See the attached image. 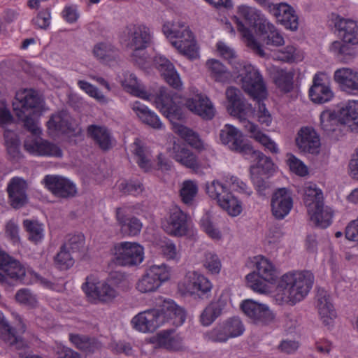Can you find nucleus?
I'll list each match as a JSON object with an SVG mask.
<instances>
[{"mask_svg":"<svg viewBox=\"0 0 358 358\" xmlns=\"http://www.w3.org/2000/svg\"><path fill=\"white\" fill-rule=\"evenodd\" d=\"M255 264V270L245 277L248 286L255 292L268 294L277 282L273 301L278 305L294 306L302 301L313 287L314 275L310 271H289L278 279L279 272L268 259L257 257Z\"/></svg>","mask_w":358,"mask_h":358,"instance_id":"f257e3e1","label":"nucleus"},{"mask_svg":"<svg viewBox=\"0 0 358 358\" xmlns=\"http://www.w3.org/2000/svg\"><path fill=\"white\" fill-rule=\"evenodd\" d=\"M246 75L243 78V90L248 95L258 101L257 120L259 122L268 127L272 122V117L265 104L261 101L267 96L266 85L259 70L252 65L243 66Z\"/></svg>","mask_w":358,"mask_h":358,"instance_id":"f03ea898","label":"nucleus"},{"mask_svg":"<svg viewBox=\"0 0 358 358\" xmlns=\"http://www.w3.org/2000/svg\"><path fill=\"white\" fill-rule=\"evenodd\" d=\"M237 15L234 16V20L236 28L240 32L246 45L251 49L256 55L261 57L265 56L262 46L255 39L251 30L245 26L240 18H243L250 25L257 27L261 25L263 21H267L264 15L254 7L247 5H241L237 7Z\"/></svg>","mask_w":358,"mask_h":358,"instance_id":"7ed1b4c3","label":"nucleus"},{"mask_svg":"<svg viewBox=\"0 0 358 358\" xmlns=\"http://www.w3.org/2000/svg\"><path fill=\"white\" fill-rule=\"evenodd\" d=\"M40 104L41 99L36 92L27 89L17 92L13 102L16 115L23 121L24 127L33 134H36L38 129L32 115Z\"/></svg>","mask_w":358,"mask_h":358,"instance_id":"20e7f679","label":"nucleus"},{"mask_svg":"<svg viewBox=\"0 0 358 358\" xmlns=\"http://www.w3.org/2000/svg\"><path fill=\"white\" fill-rule=\"evenodd\" d=\"M127 47L133 50L131 55L132 60L139 66L145 64L147 54L145 50L150 43L149 29L145 26L129 24L122 33Z\"/></svg>","mask_w":358,"mask_h":358,"instance_id":"39448f33","label":"nucleus"},{"mask_svg":"<svg viewBox=\"0 0 358 358\" xmlns=\"http://www.w3.org/2000/svg\"><path fill=\"white\" fill-rule=\"evenodd\" d=\"M213 282L203 274L188 272L180 287V294L189 295L194 299H208L211 296Z\"/></svg>","mask_w":358,"mask_h":358,"instance_id":"423d86ee","label":"nucleus"},{"mask_svg":"<svg viewBox=\"0 0 358 358\" xmlns=\"http://www.w3.org/2000/svg\"><path fill=\"white\" fill-rule=\"evenodd\" d=\"M170 276V269L164 264L152 265L147 268L145 273L138 280L136 288L141 293L155 292L164 282L167 281Z\"/></svg>","mask_w":358,"mask_h":358,"instance_id":"0eeeda50","label":"nucleus"},{"mask_svg":"<svg viewBox=\"0 0 358 358\" xmlns=\"http://www.w3.org/2000/svg\"><path fill=\"white\" fill-rule=\"evenodd\" d=\"M251 65L245 62H238L234 66V71L231 73L226 66L220 61L215 59H208L206 62V67L210 77L215 82L228 83L236 78L241 77V81L243 85V78L246 75L243 66Z\"/></svg>","mask_w":358,"mask_h":358,"instance_id":"6e6552de","label":"nucleus"},{"mask_svg":"<svg viewBox=\"0 0 358 358\" xmlns=\"http://www.w3.org/2000/svg\"><path fill=\"white\" fill-rule=\"evenodd\" d=\"M114 256L116 265L136 266L143 260V248L136 243L122 242L114 246Z\"/></svg>","mask_w":358,"mask_h":358,"instance_id":"1a4fd4ad","label":"nucleus"},{"mask_svg":"<svg viewBox=\"0 0 358 358\" xmlns=\"http://www.w3.org/2000/svg\"><path fill=\"white\" fill-rule=\"evenodd\" d=\"M25 274L24 266L0 248V283L11 285L13 281L22 280Z\"/></svg>","mask_w":358,"mask_h":358,"instance_id":"9d476101","label":"nucleus"},{"mask_svg":"<svg viewBox=\"0 0 358 358\" xmlns=\"http://www.w3.org/2000/svg\"><path fill=\"white\" fill-rule=\"evenodd\" d=\"M82 287L88 297L102 303L111 301L117 294L113 287L106 282L98 281L93 275L86 278V281Z\"/></svg>","mask_w":358,"mask_h":358,"instance_id":"9b49d317","label":"nucleus"},{"mask_svg":"<svg viewBox=\"0 0 358 358\" xmlns=\"http://www.w3.org/2000/svg\"><path fill=\"white\" fill-rule=\"evenodd\" d=\"M226 97L227 111L230 115L237 117L242 124L245 120L253 117L254 110L252 106L241 98L238 89L233 87H228L226 90Z\"/></svg>","mask_w":358,"mask_h":358,"instance_id":"f8f14e48","label":"nucleus"},{"mask_svg":"<svg viewBox=\"0 0 358 358\" xmlns=\"http://www.w3.org/2000/svg\"><path fill=\"white\" fill-rule=\"evenodd\" d=\"M43 182L45 187L56 197L71 199L77 194L76 185L67 178L57 175H47L44 177Z\"/></svg>","mask_w":358,"mask_h":358,"instance_id":"ddd939ff","label":"nucleus"},{"mask_svg":"<svg viewBox=\"0 0 358 358\" xmlns=\"http://www.w3.org/2000/svg\"><path fill=\"white\" fill-rule=\"evenodd\" d=\"M220 139L222 144L234 152L240 153L243 157L247 154L252 147L250 144L245 142L243 135L235 127L227 124L220 130Z\"/></svg>","mask_w":358,"mask_h":358,"instance_id":"4468645a","label":"nucleus"},{"mask_svg":"<svg viewBox=\"0 0 358 358\" xmlns=\"http://www.w3.org/2000/svg\"><path fill=\"white\" fill-rule=\"evenodd\" d=\"M131 323L138 331L153 332L164 324V316L158 310L150 309L135 315Z\"/></svg>","mask_w":358,"mask_h":358,"instance_id":"2eb2a0df","label":"nucleus"},{"mask_svg":"<svg viewBox=\"0 0 358 358\" xmlns=\"http://www.w3.org/2000/svg\"><path fill=\"white\" fill-rule=\"evenodd\" d=\"M244 314L255 324H266L273 321L275 315L268 306L252 299L244 300L241 304Z\"/></svg>","mask_w":358,"mask_h":358,"instance_id":"dca6fc26","label":"nucleus"},{"mask_svg":"<svg viewBox=\"0 0 358 358\" xmlns=\"http://www.w3.org/2000/svg\"><path fill=\"white\" fill-rule=\"evenodd\" d=\"M28 185L27 181L20 177H13L8 182L6 192L8 202L15 209H20L28 202Z\"/></svg>","mask_w":358,"mask_h":358,"instance_id":"f3484780","label":"nucleus"},{"mask_svg":"<svg viewBox=\"0 0 358 358\" xmlns=\"http://www.w3.org/2000/svg\"><path fill=\"white\" fill-rule=\"evenodd\" d=\"M157 104L169 120L173 131L179 134V97L176 95H162L158 97Z\"/></svg>","mask_w":358,"mask_h":358,"instance_id":"a211bd4d","label":"nucleus"},{"mask_svg":"<svg viewBox=\"0 0 358 358\" xmlns=\"http://www.w3.org/2000/svg\"><path fill=\"white\" fill-rule=\"evenodd\" d=\"M26 327L22 324L17 332L10 327L4 315L0 311V340L17 350L22 349L26 343L20 334L24 333Z\"/></svg>","mask_w":358,"mask_h":358,"instance_id":"6ab92c4d","label":"nucleus"},{"mask_svg":"<svg viewBox=\"0 0 358 358\" xmlns=\"http://www.w3.org/2000/svg\"><path fill=\"white\" fill-rule=\"evenodd\" d=\"M293 206L291 192L286 188L277 189L272 195L271 207L272 215L278 220L287 216Z\"/></svg>","mask_w":358,"mask_h":358,"instance_id":"aec40b11","label":"nucleus"},{"mask_svg":"<svg viewBox=\"0 0 358 358\" xmlns=\"http://www.w3.org/2000/svg\"><path fill=\"white\" fill-rule=\"evenodd\" d=\"M243 157L252 163L250 167V173L259 176L270 173L274 170V164L271 159L259 150H255L252 146Z\"/></svg>","mask_w":358,"mask_h":358,"instance_id":"412c9836","label":"nucleus"},{"mask_svg":"<svg viewBox=\"0 0 358 358\" xmlns=\"http://www.w3.org/2000/svg\"><path fill=\"white\" fill-rule=\"evenodd\" d=\"M24 149L29 153L38 156L61 157L62 151L56 144L41 138H27L24 143Z\"/></svg>","mask_w":358,"mask_h":358,"instance_id":"4be33fe9","label":"nucleus"},{"mask_svg":"<svg viewBox=\"0 0 358 358\" xmlns=\"http://www.w3.org/2000/svg\"><path fill=\"white\" fill-rule=\"evenodd\" d=\"M153 65L165 82L174 89L179 87V74L173 64L162 55L153 57Z\"/></svg>","mask_w":358,"mask_h":358,"instance_id":"5701e85b","label":"nucleus"},{"mask_svg":"<svg viewBox=\"0 0 358 358\" xmlns=\"http://www.w3.org/2000/svg\"><path fill=\"white\" fill-rule=\"evenodd\" d=\"M324 74L316 73L313 80V85L308 92L310 100L315 103H324L330 101L334 97V93L324 80Z\"/></svg>","mask_w":358,"mask_h":358,"instance_id":"b1692460","label":"nucleus"},{"mask_svg":"<svg viewBox=\"0 0 358 358\" xmlns=\"http://www.w3.org/2000/svg\"><path fill=\"white\" fill-rule=\"evenodd\" d=\"M187 108L204 120H211L215 114V109L211 101L202 94H196L194 97L187 100Z\"/></svg>","mask_w":358,"mask_h":358,"instance_id":"393cba45","label":"nucleus"},{"mask_svg":"<svg viewBox=\"0 0 358 358\" xmlns=\"http://www.w3.org/2000/svg\"><path fill=\"white\" fill-rule=\"evenodd\" d=\"M334 79L343 91L350 94L358 92V71L341 68L334 72Z\"/></svg>","mask_w":358,"mask_h":358,"instance_id":"a878e982","label":"nucleus"},{"mask_svg":"<svg viewBox=\"0 0 358 358\" xmlns=\"http://www.w3.org/2000/svg\"><path fill=\"white\" fill-rule=\"evenodd\" d=\"M245 131L250 134V138L259 143L265 151L271 154H278L279 148L277 143L267 134H264L259 127L248 120H245L243 124Z\"/></svg>","mask_w":358,"mask_h":358,"instance_id":"bb28decb","label":"nucleus"},{"mask_svg":"<svg viewBox=\"0 0 358 358\" xmlns=\"http://www.w3.org/2000/svg\"><path fill=\"white\" fill-rule=\"evenodd\" d=\"M296 144L303 152L316 154L319 152L320 141L315 131L310 127L302 128L296 138Z\"/></svg>","mask_w":358,"mask_h":358,"instance_id":"cd10ccee","label":"nucleus"},{"mask_svg":"<svg viewBox=\"0 0 358 358\" xmlns=\"http://www.w3.org/2000/svg\"><path fill=\"white\" fill-rule=\"evenodd\" d=\"M116 219L124 235L135 236L140 234L143 224L138 218L126 214L122 208H118L116 209Z\"/></svg>","mask_w":358,"mask_h":358,"instance_id":"c85d7f7f","label":"nucleus"},{"mask_svg":"<svg viewBox=\"0 0 358 358\" xmlns=\"http://www.w3.org/2000/svg\"><path fill=\"white\" fill-rule=\"evenodd\" d=\"M180 54L189 60L199 58V48L188 27L180 26Z\"/></svg>","mask_w":358,"mask_h":358,"instance_id":"c756f323","label":"nucleus"},{"mask_svg":"<svg viewBox=\"0 0 358 358\" xmlns=\"http://www.w3.org/2000/svg\"><path fill=\"white\" fill-rule=\"evenodd\" d=\"M274 15L277 20L286 29L296 30L298 28V17L294 10L285 3H280L275 6Z\"/></svg>","mask_w":358,"mask_h":358,"instance_id":"7c9ffc66","label":"nucleus"},{"mask_svg":"<svg viewBox=\"0 0 358 358\" xmlns=\"http://www.w3.org/2000/svg\"><path fill=\"white\" fill-rule=\"evenodd\" d=\"M317 308L324 324H331L336 317V310L327 292L323 290L318 292L317 294Z\"/></svg>","mask_w":358,"mask_h":358,"instance_id":"2f4dec72","label":"nucleus"},{"mask_svg":"<svg viewBox=\"0 0 358 358\" xmlns=\"http://www.w3.org/2000/svg\"><path fill=\"white\" fill-rule=\"evenodd\" d=\"M341 124L358 133V101L350 100L340 108Z\"/></svg>","mask_w":358,"mask_h":358,"instance_id":"473e14b6","label":"nucleus"},{"mask_svg":"<svg viewBox=\"0 0 358 358\" xmlns=\"http://www.w3.org/2000/svg\"><path fill=\"white\" fill-rule=\"evenodd\" d=\"M87 132L102 150H108L112 148L113 137L106 127L91 124L87 127Z\"/></svg>","mask_w":358,"mask_h":358,"instance_id":"72a5a7b5","label":"nucleus"},{"mask_svg":"<svg viewBox=\"0 0 358 358\" xmlns=\"http://www.w3.org/2000/svg\"><path fill=\"white\" fill-rule=\"evenodd\" d=\"M132 109L143 123L155 129L163 128V124L159 116L148 106L139 101H136L133 104Z\"/></svg>","mask_w":358,"mask_h":358,"instance_id":"f704fd0d","label":"nucleus"},{"mask_svg":"<svg viewBox=\"0 0 358 358\" xmlns=\"http://www.w3.org/2000/svg\"><path fill=\"white\" fill-rule=\"evenodd\" d=\"M308 213L310 220L321 228H327L332 222L334 212L330 207L324 204L310 208Z\"/></svg>","mask_w":358,"mask_h":358,"instance_id":"c9c22d12","label":"nucleus"},{"mask_svg":"<svg viewBox=\"0 0 358 358\" xmlns=\"http://www.w3.org/2000/svg\"><path fill=\"white\" fill-rule=\"evenodd\" d=\"M69 340L76 348L86 355L92 354L101 347V344L95 338L85 335L70 334Z\"/></svg>","mask_w":358,"mask_h":358,"instance_id":"e433bc0d","label":"nucleus"},{"mask_svg":"<svg viewBox=\"0 0 358 358\" xmlns=\"http://www.w3.org/2000/svg\"><path fill=\"white\" fill-rule=\"evenodd\" d=\"M343 31V41L352 45L358 44V24L351 20L339 19L335 24Z\"/></svg>","mask_w":358,"mask_h":358,"instance_id":"4c0bfd02","label":"nucleus"},{"mask_svg":"<svg viewBox=\"0 0 358 358\" xmlns=\"http://www.w3.org/2000/svg\"><path fill=\"white\" fill-rule=\"evenodd\" d=\"M322 191L317 187L316 185L308 183L303 187V201L307 208V211L314 207L324 204Z\"/></svg>","mask_w":358,"mask_h":358,"instance_id":"58836bf2","label":"nucleus"},{"mask_svg":"<svg viewBox=\"0 0 358 358\" xmlns=\"http://www.w3.org/2000/svg\"><path fill=\"white\" fill-rule=\"evenodd\" d=\"M71 116L66 110L52 115L47 122L48 129L66 133L71 129Z\"/></svg>","mask_w":358,"mask_h":358,"instance_id":"ea45409f","label":"nucleus"},{"mask_svg":"<svg viewBox=\"0 0 358 358\" xmlns=\"http://www.w3.org/2000/svg\"><path fill=\"white\" fill-rule=\"evenodd\" d=\"M339 123L341 124L340 108L337 112L335 110L327 109L320 115V127L327 134L336 131Z\"/></svg>","mask_w":358,"mask_h":358,"instance_id":"a19ab883","label":"nucleus"},{"mask_svg":"<svg viewBox=\"0 0 358 358\" xmlns=\"http://www.w3.org/2000/svg\"><path fill=\"white\" fill-rule=\"evenodd\" d=\"M121 83L124 89L129 93L144 99H149L147 92L142 87L134 73L124 72Z\"/></svg>","mask_w":358,"mask_h":358,"instance_id":"79ce46f5","label":"nucleus"},{"mask_svg":"<svg viewBox=\"0 0 358 358\" xmlns=\"http://www.w3.org/2000/svg\"><path fill=\"white\" fill-rule=\"evenodd\" d=\"M131 152L138 166L145 171H148L151 168L150 155L149 151L141 144L139 139L136 138L132 143Z\"/></svg>","mask_w":358,"mask_h":358,"instance_id":"37998d69","label":"nucleus"},{"mask_svg":"<svg viewBox=\"0 0 358 358\" xmlns=\"http://www.w3.org/2000/svg\"><path fill=\"white\" fill-rule=\"evenodd\" d=\"M94 55L103 63L115 61L119 55L118 50L109 43H99L94 45Z\"/></svg>","mask_w":358,"mask_h":358,"instance_id":"c03bdc74","label":"nucleus"},{"mask_svg":"<svg viewBox=\"0 0 358 358\" xmlns=\"http://www.w3.org/2000/svg\"><path fill=\"white\" fill-rule=\"evenodd\" d=\"M272 76L274 83L281 91L289 92L292 90L294 72L282 69H276L274 70Z\"/></svg>","mask_w":358,"mask_h":358,"instance_id":"a18cd8bd","label":"nucleus"},{"mask_svg":"<svg viewBox=\"0 0 358 358\" xmlns=\"http://www.w3.org/2000/svg\"><path fill=\"white\" fill-rule=\"evenodd\" d=\"M157 344L169 350H177L178 348V334L174 328L163 330L157 334Z\"/></svg>","mask_w":358,"mask_h":358,"instance_id":"49530a36","label":"nucleus"},{"mask_svg":"<svg viewBox=\"0 0 358 358\" xmlns=\"http://www.w3.org/2000/svg\"><path fill=\"white\" fill-rule=\"evenodd\" d=\"M198 191V185L195 181L185 180L180 187V200L187 206H194Z\"/></svg>","mask_w":358,"mask_h":358,"instance_id":"de8ad7c7","label":"nucleus"},{"mask_svg":"<svg viewBox=\"0 0 358 358\" xmlns=\"http://www.w3.org/2000/svg\"><path fill=\"white\" fill-rule=\"evenodd\" d=\"M155 303L159 308L157 310L164 316V323L176 317L178 306L173 300L159 296L156 299Z\"/></svg>","mask_w":358,"mask_h":358,"instance_id":"09e8293b","label":"nucleus"},{"mask_svg":"<svg viewBox=\"0 0 358 358\" xmlns=\"http://www.w3.org/2000/svg\"><path fill=\"white\" fill-rule=\"evenodd\" d=\"M259 31L266 34V44L280 46L284 44V38L281 34L275 28L274 25L268 20L263 21L259 27Z\"/></svg>","mask_w":358,"mask_h":358,"instance_id":"8fccbe9b","label":"nucleus"},{"mask_svg":"<svg viewBox=\"0 0 358 358\" xmlns=\"http://www.w3.org/2000/svg\"><path fill=\"white\" fill-rule=\"evenodd\" d=\"M222 308L219 301H211L204 308L200 315V322L203 326L210 325L222 313Z\"/></svg>","mask_w":358,"mask_h":358,"instance_id":"3c124183","label":"nucleus"},{"mask_svg":"<svg viewBox=\"0 0 358 358\" xmlns=\"http://www.w3.org/2000/svg\"><path fill=\"white\" fill-rule=\"evenodd\" d=\"M223 196L219 200L217 204L231 216L240 215L242 211L241 202L229 192Z\"/></svg>","mask_w":358,"mask_h":358,"instance_id":"603ef678","label":"nucleus"},{"mask_svg":"<svg viewBox=\"0 0 358 358\" xmlns=\"http://www.w3.org/2000/svg\"><path fill=\"white\" fill-rule=\"evenodd\" d=\"M23 227L28 234L29 240L37 243L43 238V228L41 224L37 221L24 220Z\"/></svg>","mask_w":358,"mask_h":358,"instance_id":"864d4df0","label":"nucleus"},{"mask_svg":"<svg viewBox=\"0 0 358 358\" xmlns=\"http://www.w3.org/2000/svg\"><path fill=\"white\" fill-rule=\"evenodd\" d=\"M202 264L208 272L212 275L219 274L222 268V263L219 257L212 252L204 253Z\"/></svg>","mask_w":358,"mask_h":358,"instance_id":"5fc2aeb1","label":"nucleus"},{"mask_svg":"<svg viewBox=\"0 0 358 358\" xmlns=\"http://www.w3.org/2000/svg\"><path fill=\"white\" fill-rule=\"evenodd\" d=\"M180 139L196 150H201L203 143L199 134L192 129L180 124Z\"/></svg>","mask_w":358,"mask_h":358,"instance_id":"6e6d98bb","label":"nucleus"},{"mask_svg":"<svg viewBox=\"0 0 358 358\" xmlns=\"http://www.w3.org/2000/svg\"><path fill=\"white\" fill-rule=\"evenodd\" d=\"M55 262L60 269H68L74 264V259L72 257L70 251L67 250V245H63L60 248L59 252L55 257Z\"/></svg>","mask_w":358,"mask_h":358,"instance_id":"4d7b16f0","label":"nucleus"},{"mask_svg":"<svg viewBox=\"0 0 358 358\" xmlns=\"http://www.w3.org/2000/svg\"><path fill=\"white\" fill-rule=\"evenodd\" d=\"M275 59L286 62H294L301 59L299 51L293 45H287L275 53Z\"/></svg>","mask_w":358,"mask_h":358,"instance_id":"13d9d810","label":"nucleus"},{"mask_svg":"<svg viewBox=\"0 0 358 358\" xmlns=\"http://www.w3.org/2000/svg\"><path fill=\"white\" fill-rule=\"evenodd\" d=\"M227 329V335L230 338H235L241 336L244 331V325L238 317H231L223 322Z\"/></svg>","mask_w":358,"mask_h":358,"instance_id":"bf43d9fd","label":"nucleus"},{"mask_svg":"<svg viewBox=\"0 0 358 358\" xmlns=\"http://www.w3.org/2000/svg\"><path fill=\"white\" fill-rule=\"evenodd\" d=\"M162 228L168 234L173 236L179 235V212L171 213L169 217L162 222Z\"/></svg>","mask_w":358,"mask_h":358,"instance_id":"052dcab7","label":"nucleus"},{"mask_svg":"<svg viewBox=\"0 0 358 358\" xmlns=\"http://www.w3.org/2000/svg\"><path fill=\"white\" fill-rule=\"evenodd\" d=\"M206 192L211 199L217 201V203L222 197H224V194L229 192L226 185L219 180H213L210 184L206 186Z\"/></svg>","mask_w":358,"mask_h":358,"instance_id":"680f3d73","label":"nucleus"},{"mask_svg":"<svg viewBox=\"0 0 358 358\" xmlns=\"http://www.w3.org/2000/svg\"><path fill=\"white\" fill-rule=\"evenodd\" d=\"M5 144L8 152L13 157H16L19 152L20 141L17 136L13 131H6L3 134Z\"/></svg>","mask_w":358,"mask_h":358,"instance_id":"e2e57ef3","label":"nucleus"},{"mask_svg":"<svg viewBox=\"0 0 358 358\" xmlns=\"http://www.w3.org/2000/svg\"><path fill=\"white\" fill-rule=\"evenodd\" d=\"M50 20V9L46 8L38 13L37 15L32 19V23L36 28L45 30L49 27Z\"/></svg>","mask_w":358,"mask_h":358,"instance_id":"0e129e2a","label":"nucleus"},{"mask_svg":"<svg viewBox=\"0 0 358 358\" xmlns=\"http://www.w3.org/2000/svg\"><path fill=\"white\" fill-rule=\"evenodd\" d=\"M120 191L124 194L138 195L143 190V184L139 181H122L118 185Z\"/></svg>","mask_w":358,"mask_h":358,"instance_id":"69168bd1","label":"nucleus"},{"mask_svg":"<svg viewBox=\"0 0 358 358\" xmlns=\"http://www.w3.org/2000/svg\"><path fill=\"white\" fill-rule=\"evenodd\" d=\"M287 164L291 171L298 176H305L308 173L306 166L292 154L287 155Z\"/></svg>","mask_w":358,"mask_h":358,"instance_id":"338daca9","label":"nucleus"},{"mask_svg":"<svg viewBox=\"0 0 358 358\" xmlns=\"http://www.w3.org/2000/svg\"><path fill=\"white\" fill-rule=\"evenodd\" d=\"M16 301L23 305L34 307L37 303V299L34 294L28 289H21L15 294Z\"/></svg>","mask_w":358,"mask_h":358,"instance_id":"774afa93","label":"nucleus"}]
</instances>
